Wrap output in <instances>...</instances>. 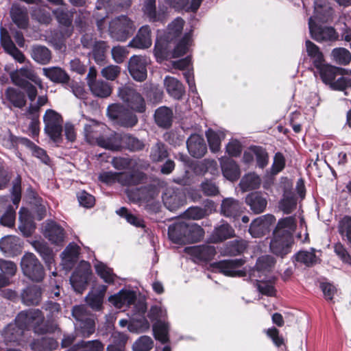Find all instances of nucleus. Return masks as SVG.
Returning <instances> with one entry per match:
<instances>
[{"label": "nucleus", "instance_id": "1", "mask_svg": "<svg viewBox=\"0 0 351 351\" xmlns=\"http://www.w3.org/2000/svg\"><path fill=\"white\" fill-rule=\"evenodd\" d=\"M332 16V9L326 0L315 1L314 15L309 19L308 26L311 37L317 42L333 40L337 38L332 27H322L319 23L327 22Z\"/></svg>", "mask_w": 351, "mask_h": 351}, {"label": "nucleus", "instance_id": "2", "mask_svg": "<svg viewBox=\"0 0 351 351\" xmlns=\"http://www.w3.org/2000/svg\"><path fill=\"white\" fill-rule=\"evenodd\" d=\"M168 235L173 243L183 245L200 240L204 230L195 223L180 221L169 227Z\"/></svg>", "mask_w": 351, "mask_h": 351}, {"label": "nucleus", "instance_id": "3", "mask_svg": "<svg viewBox=\"0 0 351 351\" xmlns=\"http://www.w3.org/2000/svg\"><path fill=\"white\" fill-rule=\"evenodd\" d=\"M135 30L134 21L125 15L115 17L109 23V34L112 38L117 41H125Z\"/></svg>", "mask_w": 351, "mask_h": 351}, {"label": "nucleus", "instance_id": "4", "mask_svg": "<svg viewBox=\"0 0 351 351\" xmlns=\"http://www.w3.org/2000/svg\"><path fill=\"white\" fill-rule=\"evenodd\" d=\"M192 40L190 33L184 34L182 40L177 44L173 51H169L168 43L156 41L154 48V53L157 58L163 60L166 58H176L184 55L190 45Z\"/></svg>", "mask_w": 351, "mask_h": 351}, {"label": "nucleus", "instance_id": "5", "mask_svg": "<svg viewBox=\"0 0 351 351\" xmlns=\"http://www.w3.org/2000/svg\"><path fill=\"white\" fill-rule=\"evenodd\" d=\"M21 269L25 276L33 281H41L45 276L42 264L32 253H26L21 262Z\"/></svg>", "mask_w": 351, "mask_h": 351}, {"label": "nucleus", "instance_id": "6", "mask_svg": "<svg viewBox=\"0 0 351 351\" xmlns=\"http://www.w3.org/2000/svg\"><path fill=\"white\" fill-rule=\"evenodd\" d=\"M107 113L111 119L124 127H132L138 121L136 116L121 104H114L109 106Z\"/></svg>", "mask_w": 351, "mask_h": 351}, {"label": "nucleus", "instance_id": "7", "mask_svg": "<svg viewBox=\"0 0 351 351\" xmlns=\"http://www.w3.org/2000/svg\"><path fill=\"white\" fill-rule=\"evenodd\" d=\"M45 132L56 142L61 140L62 119L60 114L53 110H47L43 117Z\"/></svg>", "mask_w": 351, "mask_h": 351}, {"label": "nucleus", "instance_id": "8", "mask_svg": "<svg viewBox=\"0 0 351 351\" xmlns=\"http://www.w3.org/2000/svg\"><path fill=\"white\" fill-rule=\"evenodd\" d=\"M13 84L19 87L27 85L29 80L37 85L40 88H43L41 79L36 75L31 65H25L19 69H16L10 74Z\"/></svg>", "mask_w": 351, "mask_h": 351}, {"label": "nucleus", "instance_id": "9", "mask_svg": "<svg viewBox=\"0 0 351 351\" xmlns=\"http://www.w3.org/2000/svg\"><path fill=\"white\" fill-rule=\"evenodd\" d=\"M118 95L132 110L138 112L145 111V102L143 97L132 87L125 86L120 88Z\"/></svg>", "mask_w": 351, "mask_h": 351}, {"label": "nucleus", "instance_id": "10", "mask_svg": "<svg viewBox=\"0 0 351 351\" xmlns=\"http://www.w3.org/2000/svg\"><path fill=\"white\" fill-rule=\"evenodd\" d=\"M73 317L80 322L81 332L84 337H89L95 331V321L93 317L88 314L83 305L75 306L72 311Z\"/></svg>", "mask_w": 351, "mask_h": 351}, {"label": "nucleus", "instance_id": "11", "mask_svg": "<svg viewBox=\"0 0 351 351\" xmlns=\"http://www.w3.org/2000/svg\"><path fill=\"white\" fill-rule=\"evenodd\" d=\"M90 274V267L86 261L80 263L70 278L72 287L77 293H82L86 287L88 279Z\"/></svg>", "mask_w": 351, "mask_h": 351}, {"label": "nucleus", "instance_id": "12", "mask_svg": "<svg viewBox=\"0 0 351 351\" xmlns=\"http://www.w3.org/2000/svg\"><path fill=\"white\" fill-rule=\"evenodd\" d=\"M16 319L25 330L27 327H32L37 332V327L43 322L44 316L38 309H30L19 313Z\"/></svg>", "mask_w": 351, "mask_h": 351}, {"label": "nucleus", "instance_id": "13", "mask_svg": "<svg viewBox=\"0 0 351 351\" xmlns=\"http://www.w3.org/2000/svg\"><path fill=\"white\" fill-rule=\"evenodd\" d=\"M147 60L142 56H133L128 62V70L134 80L144 81L147 77Z\"/></svg>", "mask_w": 351, "mask_h": 351}, {"label": "nucleus", "instance_id": "14", "mask_svg": "<svg viewBox=\"0 0 351 351\" xmlns=\"http://www.w3.org/2000/svg\"><path fill=\"white\" fill-rule=\"evenodd\" d=\"M165 206L171 211L176 210L186 203L183 191L171 188L167 189L162 196Z\"/></svg>", "mask_w": 351, "mask_h": 351}, {"label": "nucleus", "instance_id": "15", "mask_svg": "<svg viewBox=\"0 0 351 351\" xmlns=\"http://www.w3.org/2000/svg\"><path fill=\"white\" fill-rule=\"evenodd\" d=\"M275 217L271 215H266L254 219L250 224L249 232L252 237L259 238L267 232L270 226L274 223Z\"/></svg>", "mask_w": 351, "mask_h": 351}, {"label": "nucleus", "instance_id": "16", "mask_svg": "<svg viewBox=\"0 0 351 351\" xmlns=\"http://www.w3.org/2000/svg\"><path fill=\"white\" fill-rule=\"evenodd\" d=\"M43 234L52 243L60 244L64 241V229L53 221H47L43 226Z\"/></svg>", "mask_w": 351, "mask_h": 351}, {"label": "nucleus", "instance_id": "17", "mask_svg": "<svg viewBox=\"0 0 351 351\" xmlns=\"http://www.w3.org/2000/svg\"><path fill=\"white\" fill-rule=\"evenodd\" d=\"M25 330L21 325L16 322L9 324L3 331V338L5 341L8 343H16L22 345L24 341Z\"/></svg>", "mask_w": 351, "mask_h": 351}, {"label": "nucleus", "instance_id": "18", "mask_svg": "<svg viewBox=\"0 0 351 351\" xmlns=\"http://www.w3.org/2000/svg\"><path fill=\"white\" fill-rule=\"evenodd\" d=\"M243 264L244 261L239 258L220 261L217 263V267L226 276L241 277L244 275V272L241 269Z\"/></svg>", "mask_w": 351, "mask_h": 351}, {"label": "nucleus", "instance_id": "19", "mask_svg": "<svg viewBox=\"0 0 351 351\" xmlns=\"http://www.w3.org/2000/svg\"><path fill=\"white\" fill-rule=\"evenodd\" d=\"M1 44L4 50L12 56L16 61L23 63L25 57L23 53L19 50L13 41L12 40L8 32L3 28L1 29Z\"/></svg>", "mask_w": 351, "mask_h": 351}, {"label": "nucleus", "instance_id": "20", "mask_svg": "<svg viewBox=\"0 0 351 351\" xmlns=\"http://www.w3.org/2000/svg\"><path fill=\"white\" fill-rule=\"evenodd\" d=\"M136 293L133 291L122 289L108 298L109 302L117 308L128 306L136 300Z\"/></svg>", "mask_w": 351, "mask_h": 351}, {"label": "nucleus", "instance_id": "21", "mask_svg": "<svg viewBox=\"0 0 351 351\" xmlns=\"http://www.w3.org/2000/svg\"><path fill=\"white\" fill-rule=\"evenodd\" d=\"M189 154L195 158H201L207 151V147L203 137L199 134H192L186 141Z\"/></svg>", "mask_w": 351, "mask_h": 351}, {"label": "nucleus", "instance_id": "22", "mask_svg": "<svg viewBox=\"0 0 351 351\" xmlns=\"http://www.w3.org/2000/svg\"><path fill=\"white\" fill-rule=\"evenodd\" d=\"M152 40L151 30L148 25L141 27L136 36L129 43L128 46L137 49H147L151 47Z\"/></svg>", "mask_w": 351, "mask_h": 351}, {"label": "nucleus", "instance_id": "23", "mask_svg": "<svg viewBox=\"0 0 351 351\" xmlns=\"http://www.w3.org/2000/svg\"><path fill=\"white\" fill-rule=\"evenodd\" d=\"M99 179L101 182L107 184H111L116 182L122 185H130L134 184L132 176L127 173H115L105 171L100 173Z\"/></svg>", "mask_w": 351, "mask_h": 351}, {"label": "nucleus", "instance_id": "24", "mask_svg": "<svg viewBox=\"0 0 351 351\" xmlns=\"http://www.w3.org/2000/svg\"><path fill=\"white\" fill-rule=\"evenodd\" d=\"M80 247L75 243H69L61 254L62 265L68 271L72 268L74 263L77 261L80 254Z\"/></svg>", "mask_w": 351, "mask_h": 351}, {"label": "nucleus", "instance_id": "25", "mask_svg": "<svg viewBox=\"0 0 351 351\" xmlns=\"http://www.w3.org/2000/svg\"><path fill=\"white\" fill-rule=\"evenodd\" d=\"M293 242V240L278 237L277 234L274 233V237L270 243V249L276 255L283 257L291 252Z\"/></svg>", "mask_w": 351, "mask_h": 351}, {"label": "nucleus", "instance_id": "26", "mask_svg": "<svg viewBox=\"0 0 351 351\" xmlns=\"http://www.w3.org/2000/svg\"><path fill=\"white\" fill-rule=\"evenodd\" d=\"M0 249L8 256H16L22 250L21 240L15 236L4 237L0 240Z\"/></svg>", "mask_w": 351, "mask_h": 351}, {"label": "nucleus", "instance_id": "27", "mask_svg": "<svg viewBox=\"0 0 351 351\" xmlns=\"http://www.w3.org/2000/svg\"><path fill=\"white\" fill-rule=\"evenodd\" d=\"M106 291L107 286L104 285L93 288L86 297V301L88 306L93 310H101Z\"/></svg>", "mask_w": 351, "mask_h": 351}, {"label": "nucleus", "instance_id": "28", "mask_svg": "<svg viewBox=\"0 0 351 351\" xmlns=\"http://www.w3.org/2000/svg\"><path fill=\"white\" fill-rule=\"evenodd\" d=\"M296 221L293 217H287L278 221L274 233L278 237H283L293 240L292 234L296 228Z\"/></svg>", "mask_w": 351, "mask_h": 351}, {"label": "nucleus", "instance_id": "29", "mask_svg": "<svg viewBox=\"0 0 351 351\" xmlns=\"http://www.w3.org/2000/svg\"><path fill=\"white\" fill-rule=\"evenodd\" d=\"M220 165L223 176L227 180L234 181L239 178L240 169L234 160L226 158H221Z\"/></svg>", "mask_w": 351, "mask_h": 351}, {"label": "nucleus", "instance_id": "30", "mask_svg": "<svg viewBox=\"0 0 351 351\" xmlns=\"http://www.w3.org/2000/svg\"><path fill=\"white\" fill-rule=\"evenodd\" d=\"M106 129V125L95 121H90L84 125V135L86 141L90 143H98L101 136L100 134Z\"/></svg>", "mask_w": 351, "mask_h": 351}, {"label": "nucleus", "instance_id": "31", "mask_svg": "<svg viewBox=\"0 0 351 351\" xmlns=\"http://www.w3.org/2000/svg\"><path fill=\"white\" fill-rule=\"evenodd\" d=\"M97 145L112 151L119 150L122 148V134L114 132L108 136H101Z\"/></svg>", "mask_w": 351, "mask_h": 351}, {"label": "nucleus", "instance_id": "32", "mask_svg": "<svg viewBox=\"0 0 351 351\" xmlns=\"http://www.w3.org/2000/svg\"><path fill=\"white\" fill-rule=\"evenodd\" d=\"M275 264L273 257L269 255H265L259 257L256 261V269L253 271L252 276L261 278L262 276L271 271Z\"/></svg>", "mask_w": 351, "mask_h": 351}, {"label": "nucleus", "instance_id": "33", "mask_svg": "<svg viewBox=\"0 0 351 351\" xmlns=\"http://www.w3.org/2000/svg\"><path fill=\"white\" fill-rule=\"evenodd\" d=\"M245 202L250 209L256 214L263 213L267 204L266 199L258 192L249 194L246 197Z\"/></svg>", "mask_w": 351, "mask_h": 351}, {"label": "nucleus", "instance_id": "34", "mask_svg": "<svg viewBox=\"0 0 351 351\" xmlns=\"http://www.w3.org/2000/svg\"><path fill=\"white\" fill-rule=\"evenodd\" d=\"M221 213L228 217H235L241 212V205L239 201L231 198H226L221 206Z\"/></svg>", "mask_w": 351, "mask_h": 351}, {"label": "nucleus", "instance_id": "35", "mask_svg": "<svg viewBox=\"0 0 351 351\" xmlns=\"http://www.w3.org/2000/svg\"><path fill=\"white\" fill-rule=\"evenodd\" d=\"M318 70L322 81L326 84H332L335 80L337 73H341L342 69L326 64L322 63L319 67H316Z\"/></svg>", "mask_w": 351, "mask_h": 351}, {"label": "nucleus", "instance_id": "36", "mask_svg": "<svg viewBox=\"0 0 351 351\" xmlns=\"http://www.w3.org/2000/svg\"><path fill=\"white\" fill-rule=\"evenodd\" d=\"M184 21L180 19H176L171 24L169 25L167 32L163 38H160L157 41L163 42L164 44L168 43L173 39L176 38L183 29Z\"/></svg>", "mask_w": 351, "mask_h": 351}, {"label": "nucleus", "instance_id": "37", "mask_svg": "<svg viewBox=\"0 0 351 351\" xmlns=\"http://www.w3.org/2000/svg\"><path fill=\"white\" fill-rule=\"evenodd\" d=\"M88 88L94 96L100 98L109 97L112 90L110 84L102 80H99L95 82H90Z\"/></svg>", "mask_w": 351, "mask_h": 351}, {"label": "nucleus", "instance_id": "38", "mask_svg": "<svg viewBox=\"0 0 351 351\" xmlns=\"http://www.w3.org/2000/svg\"><path fill=\"white\" fill-rule=\"evenodd\" d=\"M10 16L12 21L19 28L25 29L28 25V15L26 9L14 5L10 10Z\"/></svg>", "mask_w": 351, "mask_h": 351}, {"label": "nucleus", "instance_id": "39", "mask_svg": "<svg viewBox=\"0 0 351 351\" xmlns=\"http://www.w3.org/2000/svg\"><path fill=\"white\" fill-rule=\"evenodd\" d=\"M165 86L168 93L175 99H181L184 93L183 85L175 77H166L165 79Z\"/></svg>", "mask_w": 351, "mask_h": 351}, {"label": "nucleus", "instance_id": "40", "mask_svg": "<svg viewBox=\"0 0 351 351\" xmlns=\"http://www.w3.org/2000/svg\"><path fill=\"white\" fill-rule=\"evenodd\" d=\"M20 225L19 228L23 235L28 237L35 228L27 209L22 208L19 212Z\"/></svg>", "mask_w": 351, "mask_h": 351}, {"label": "nucleus", "instance_id": "41", "mask_svg": "<svg viewBox=\"0 0 351 351\" xmlns=\"http://www.w3.org/2000/svg\"><path fill=\"white\" fill-rule=\"evenodd\" d=\"M41 298V289L38 285L25 289L22 293V300L26 305H36Z\"/></svg>", "mask_w": 351, "mask_h": 351}, {"label": "nucleus", "instance_id": "42", "mask_svg": "<svg viewBox=\"0 0 351 351\" xmlns=\"http://www.w3.org/2000/svg\"><path fill=\"white\" fill-rule=\"evenodd\" d=\"M235 236L234 229L228 223H222L213 231L212 239L214 242H221Z\"/></svg>", "mask_w": 351, "mask_h": 351}, {"label": "nucleus", "instance_id": "43", "mask_svg": "<svg viewBox=\"0 0 351 351\" xmlns=\"http://www.w3.org/2000/svg\"><path fill=\"white\" fill-rule=\"evenodd\" d=\"M43 74L50 80L57 83H67L69 80L68 74L60 67L43 68Z\"/></svg>", "mask_w": 351, "mask_h": 351}, {"label": "nucleus", "instance_id": "44", "mask_svg": "<svg viewBox=\"0 0 351 351\" xmlns=\"http://www.w3.org/2000/svg\"><path fill=\"white\" fill-rule=\"evenodd\" d=\"M307 55L310 57L314 66L319 67L321 64L324 62V55L319 48L309 40L305 43Z\"/></svg>", "mask_w": 351, "mask_h": 351}, {"label": "nucleus", "instance_id": "45", "mask_svg": "<svg viewBox=\"0 0 351 351\" xmlns=\"http://www.w3.org/2000/svg\"><path fill=\"white\" fill-rule=\"evenodd\" d=\"M190 251L197 259L204 261L212 259L216 253L215 248L211 245L194 246Z\"/></svg>", "mask_w": 351, "mask_h": 351}, {"label": "nucleus", "instance_id": "46", "mask_svg": "<svg viewBox=\"0 0 351 351\" xmlns=\"http://www.w3.org/2000/svg\"><path fill=\"white\" fill-rule=\"evenodd\" d=\"M31 56L40 64H47L51 59V51L46 47L41 45L32 47Z\"/></svg>", "mask_w": 351, "mask_h": 351}, {"label": "nucleus", "instance_id": "47", "mask_svg": "<svg viewBox=\"0 0 351 351\" xmlns=\"http://www.w3.org/2000/svg\"><path fill=\"white\" fill-rule=\"evenodd\" d=\"M172 119L173 112L166 106L160 107L155 112L156 122L160 127L167 128L170 126Z\"/></svg>", "mask_w": 351, "mask_h": 351}, {"label": "nucleus", "instance_id": "48", "mask_svg": "<svg viewBox=\"0 0 351 351\" xmlns=\"http://www.w3.org/2000/svg\"><path fill=\"white\" fill-rule=\"evenodd\" d=\"M5 99L14 107L22 108L25 105V95L14 88H8L5 93Z\"/></svg>", "mask_w": 351, "mask_h": 351}, {"label": "nucleus", "instance_id": "49", "mask_svg": "<svg viewBox=\"0 0 351 351\" xmlns=\"http://www.w3.org/2000/svg\"><path fill=\"white\" fill-rule=\"evenodd\" d=\"M168 156L167 148L162 142L158 141L151 147L149 158L153 162H161Z\"/></svg>", "mask_w": 351, "mask_h": 351}, {"label": "nucleus", "instance_id": "50", "mask_svg": "<svg viewBox=\"0 0 351 351\" xmlns=\"http://www.w3.org/2000/svg\"><path fill=\"white\" fill-rule=\"evenodd\" d=\"M94 267L98 276H100L106 283H113L117 276L113 273L112 269L101 262L96 261Z\"/></svg>", "mask_w": 351, "mask_h": 351}, {"label": "nucleus", "instance_id": "51", "mask_svg": "<svg viewBox=\"0 0 351 351\" xmlns=\"http://www.w3.org/2000/svg\"><path fill=\"white\" fill-rule=\"evenodd\" d=\"M296 206V199L292 193L285 191L282 199L280 201L278 208L285 214L291 213Z\"/></svg>", "mask_w": 351, "mask_h": 351}, {"label": "nucleus", "instance_id": "52", "mask_svg": "<svg viewBox=\"0 0 351 351\" xmlns=\"http://www.w3.org/2000/svg\"><path fill=\"white\" fill-rule=\"evenodd\" d=\"M332 60L337 64L347 65L351 61L350 52L342 47L335 48L331 52Z\"/></svg>", "mask_w": 351, "mask_h": 351}, {"label": "nucleus", "instance_id": "53", "mask_svg": "<svg viewBox=\"0 0 351 351\" xmlns=\"http://www.w3.org/2000/svg\"><path fill=\"white\" fill-rule=\"evenodd\" d=\"M206 135L210 150L213 152H217L220 149L221 141L224 138V134L221 132L208 130Z\"/></svg>", "mask_w": 351, "mask_h": 351}, {"label": "nucleus", "instance_id": "54", "mask_svg": "<svg viewBox=\"0 0 351 351\" xmlns=\"http://www.w3.org/2000/svg\"><path fill=\"white\" fill-rule=\"evenodd\" d=\"M295 259L297 262L302 263L307 267L315 265L317 261V257L313 249L311 251H300L295 255Z\"/></svg>", "mask_w": 351, "mask_h": 351}, {"label": "nucleus", "instance_id": "55", "mask_svg": "<svg viewBox=\"0 0 351 351\" xmlns=\"http://www.w3.org/2000/svg\"><path fill=\"white\" fill-rule=\"evenodd\" d=\"M155 338L162 343L168 341L169 325L162 321L156 322L153 326Z\"/></svg>", "mask_w": 351, "mask_h": 351}, {"label": "nucleus", "instance_id": "56", "mask_svg": "<svg viewBox=\"0 0 351 351\" xmlns=\"http://www.w3.org/2000/svg\"><path fill=\"white\" fill-rule=\"evenodd\" d=\"M260 184L261 179L254 173H250L245 176L240 182V186L243 191L256 189Z\"/></svg>", "mask_w": 351, "mask_h": 351}, {"label": "nucleus", "instance_id": "57", "mask_svg": "<svg viewBox=\"0 0 351 351\" xmlns=\"http://www.w3.org/2000/svg\"><path fill=\"white\" fill-rule=\"evenodd\" d=\"M53 12L59 23L66 27L70 26L72 22V15L67 10L66 4L54 10Z\"/></svg>", "mask_w": 351, "mask_h": 351}, {"label": "nucleus", "instance_id": "58", "mask_svg": "<svg viewBox=\"0 0 351 351\" xmlns=\"http://www.w3.org/2000/svg\"><path fill=\"white\" fill-rule=\"evenodd\" d=\"M122 147L128 148L132 151H138L144 147V144L136 138L123 134H122Z\"/></svg>", "mask_w": 351, "mask_h": 351}, {"label": "nucleus", "instance_id": "59", "mask_svg": "<svg viewBox=\"0 0 351 351\" xmlns=\"http://www.w3.org/2000/svg\"><path fill=\"white\" fill-rule=\"evenodd\" d=\"M154 346V341L149 336L140 337L132 345L134 351H149Z\"/></svg>", "mask_w": 351, "mask_h": 351}, {"label": "nucleus", "instance_id": "60", "mask_svg": "<svg viewBox=\"0 0 351 351\" xmlns=\"http://www.w3.org/2000/svg\"><path fill=\"white\" fill-rule=\"evenodd\" d=\"M78 351H103L104 345L98 340L82 341L74 346Z\"/></svg>", "mask_w": 351, "mask_h": 351}, {"label": "nucleus", "instance_id": "61", "mask_svg": "<svg viewBox=\"0 0 351 351\" xmlns=\"http://www.w3.org/2000/svg\"><path fill=\"white\" fill-rule=\"evenodd\" d=\"M36 250L43 257L46 263L50 267L53 263V257L51 250L45 245L40 242L36 241L34 243Z\"/></svg>", "mask_w": 351, "mask_h": 351}, {"label": "nucleus", "instance_id": "62", "mask_svg": "<svg viewBox=\"0 0 351 351\" xmlns=\"http://www.w3.org/2000/svg\"><path fill=\"white\" fill-rule=\"evenodd\" d=\"M106 49V43L104 41H98L95 44L93 53L95 61L97 64H100L104 62Z\"/></svg>", "mask_w": 351, "mask_h": 351}, {"label": "nucleus", "instance_id": "63", "mask_svg": "<svg viewBox=\"0 0 351 351\" xmlns=\"http://www.w3.org/2000/svg\"><path fill=\"white\" fill-rule=\"evenodd\" d=\"M121 70L120 66L110 64L101 69V75L105 79L113 81L119 75Z\"/></svg>", "mask_w": 351, "mask_h": 351}, {"label": "nucleus", "instance_id": "64", "mask_svg": "<svg viewBox=\"0 0 351 351\" xmlns=\"http://www.w3.org/2000/svg\"><path fill=\"white\" fill-rule=\"evenodd\" d=\"M339 232L351 243V218L346 217L340 221Z\"/></svg>", "mask_w": 351, "mask_h": 351}]
</instances>
